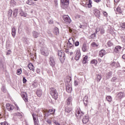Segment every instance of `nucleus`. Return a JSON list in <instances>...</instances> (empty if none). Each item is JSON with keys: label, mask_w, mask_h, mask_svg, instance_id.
<instances>
[{"label": "nucleus", "mask_w": 125, "mask_h": 125, "mask_svg": "<svg viewBox=\"0 0 125 125\" xmlns=\"http://www.w3.org/2000/svg\"><path fill=\"white\" fill-rule=\"evenodd\" d=\"M50 89V94L51 96L54 99L56 100V99L58 98V93L57 92V91L54 87H52Z\"/></svg>", "instance_id": "nucleus-1"}, {"label": "nucleus", "mask_w": 125, "mask_h": 125, "mask_svg": "<svg viewBox=\"0 0 125 125\" xmlns=\"http://www.w3.org/2000/svg\"><path fill=\"white\" fill-rule=\"evenodd\" d=\"M49 65L52 67H55V65H56V61H55V59L54 57L53 56H50L49 59Z\"/></svg>", "instance_id": "nucleus-2"}, {"label": "nucleus", "mask_w": 125, "mask_h": 125, "mask_svg": "<svg viewBox=\"0 0 125 125\" xmlns=\"http://www.w3.org/2000/svg\"><path fill=\"white\" fill-rule=\"evenodd\" d=\"M58 54L59 55V59L61 62H63L64 60H65V53L63 52V51H58Z\"/></svg>", "instance_id": "nucleus-3"}, {"label": "nucleus", "mask_w": 125, "mask_h": 125, "mask_svg": "<svg viewBox=\"0 0 125 125\" xmlns=\"http://www.w3.org/2000/svg\"><path fill=\"white\" fill-rule=\"evenodd\" d=\"M61 3L62 8L65 9V8H67L68 5H69V0H61Z\"/></svg>", "instance_id": "nucleus-4"}, {"label": "nucleus", "mask_w": 125, "mask_h": 125, "mask_svg": "<svg viewBox=\"0 0 125 125\" xmlns=\"http://www.w3.org/2000/svg\"><path fill=\"white\" fill-rule=\"evenodd\" d=\"M41 53L42 55L44 56H48L49 53L48 52V49L46 48V47H44L41 49Z\"/></svg>", "instance_id": "nucleus-5"}, {"label": "nucleus", "mask_w": 125, "mask_h": 125, "mask_svg": "<svg viewBox=\"0 0 125 125\" xmlns=\"http://www.w3.org/2000/svg\"><path fill=\"white\" fill-rule=\"evenodd\" d=\"M62 18L65 23H66V24H70V23L72 22L71 19H70L68 16L64 15L63 16Z\"/></svg>", "instance_id": "nucleus-6"}, {"label": "nucleus", "mask_w": 125, "mask_h": 125, "mask_svg": "<svg viewBox=\"0 0 125 125\" xmlns=\"http://www.w3.org/2000/svg\"><path fill=\"white\" fill-rule=\"evenodd\" d=\"M68 43L70 45H67L68 47L71 48V47H74V45L75 44V41H74V39L70 38L68 40Z\"/></svg>", "instance_id": "nucleus-7"}, {"label": "nucleus", "mask_w": 125, "mask_h": 125, "mask_svg": "<svg viewBox=\"0 0 125 125\" xmlns=\"http://www.w3.org/2000/svg\"><path fill=\"white\" fill-rule=\"evenodd\" d=\"M93 12L94 15L96 16V17H98V18H99V17H100V11H99V10L94 8L93 10Z\"/></svg>", "instance_id": "nucleus-8"}, {"label": "nucleus", "mask_w": 125, "mask_h": 125, "mask_svg": "<svg viewBox=\"0 0 125 125\" xmlns=\"http://www.w3.org/2000/svg\"><path fill=\"white\" fill-rule=\"evenodd\" d=\"M84 113L83 112H80L79 110L76 111V116L77 119H81L83 117Z\"/></svg>", "instance_id": "nucleus-9"}, {"label": "nucleus", "mask_w": 125, "mask_h": 125, "mask_svg": "<svg viewBox=\"0 0 125 125\" xmlns=\"http://www.w3.org/2000/svg\"><path fill=\"white\" fill-rule=\"evenodd\" d=\"M81 57V51L78 50L76 52V55H75V60H79L80 59V58Z\"/></svg>", "instance_id": "nucleus-10"}, {"label": "nucleus", "mask_w": 125, "mask_h": 125, "mask_svg": "<svg viewBox=\"0 0 125 125\" xmlns=\"http://www.w3.org/2000/svg\"><path fill=\"white\" fill-rule=\"evenodd\" d=\"M82 121L83 124H86L87 123H88V121H89V117H88V115H85L83 117Z\"/></svg>", "instance_id": "nucleus-11"}, {"label": "nucleus", "mask_w": 125, "mask_h": 125, "mask_svg": "<svg viewBox=\"0 0 125 125\" xmlns=\"http://www.w3.org/2000/svg\"><path fill=\"white\" fill-rule=\"evenodd\" d=\"M21 97L25 102H28V95H27V93H23L21 94Z\"/></svg>", "instance_id": "nucleus-12"}, {"label": "nucleus", "mask_w": 125, "mask_h": 125, "mask_svg": "<svg viewBox=\"0 0 125 125\" xmlns=\"http://www.w3.org/2000/svg\"><path fill=\"white\" fill-rule=\"evenodd\" d=\"M6 108L8 111H12L14 109V106L11 105V104H6Z\"/></svg>", "instance_id": "nucleus-13"}, {"label": "nucleus", "mask_w": 125, "mask_h": 125, "mask_svg": "<svg viewBox=\"0 0 125 125\" xmlns=\"http://www.w3.org/2000/svg\"><path fill=\"white\" fill-rule=\"evenodd\" d=\"M36 94L38 97H41L42 95V91L41 89H38L36 91Z\"/></svg>", "instance_id": "nucleus-14"}, {"label": "nucleus", "mask_w": 125, "mask_h": 125, "mask_svg": "<svg viewBox=\"0 0 125 125\" xmlns=\"http://www.w3.org/2000/svg\"><path fill=\"white\" fill-rule=\"evenodd\" d=\"M66 104L67 106L72 105V97H69L66 100Z\"/></svg>", "instance_id": "nucleus-15"}, {"label": "nucleus", "mask_w": 125, "mask_h": 125, "mask_svg": "<svg viewBox=\"0 0 125 125\" xmlns=\"http://www.w3.org/2000/svg\"><path fill=\"white\" fill-rule=\"evenodd\" d=\"M72 111V107L70 105H67L65 108V112L66 113H70Z\"/></svg>", "instance_id": "nucleus-16"}, {"label": "nucleus", "mask_w": 125, "mask_h": 125, "mask_svg": "<svg viewBox=\"0 0 125 125\" xmlns=\"http://www.w3.org/2000/svg\"><path fill=\"white\" fill-rule=\"evenodd\" d=\"M53 33L56 36H58L59 35V29L57 27H55L53 29Z\"/></svg>", "instance_id": "nucleus-17"}, {"label": "nucleus", "mask_w": 125, "mask_h": 125, "mask_svg": "<svg viewBox=\"0 0 125 125\" xmlns=\"http://www.w3.org/2000/svg\"><path fill=\"white\" fill-rule=\"evenodd\" d=\"M105 54H106V51H105V50L102 49L100 51L99 55L100 57H103Z\"/></svg>", "instance_id": "nucleus-18"}, {"label": "nucleus", "mask_w": 125, "mask_h": 125, "mask_svg": "<svg viewBox=\"0 0 125 125\" xmlns=\"http://www.w3.org/2000/svg\"><path fill=\"white\" fill-rule=\"evenodd\" d=\"M121 49H122L121 46H117L114 48V52L118 53V52L121 51Z\"/></svg>", "instance_id": "nucleus-19"}, {"label": "nucleus", "mask_w": 125, "mask_h": 125, "mask_svg": "<svg viewBox=\"0 0 125 125\" xmlns=\"http://www.w3.org/2000/svg\"><path fill=\"white\" fill-rule=\"evenodd\" d=\"M66 90L68 93H71L72 92V87L70 85H66Z\"/></svg>", "instance_id": "nucleus-20"}, {"label": "nucleus", "mask_w": 125, "mask_h": 125, "mask_svg": "<svg viewBox=\"0 0 125 125\" xmlns=\"http://www.w3.org/2000/svg\"><path fill=\"white\" fill-rule=\"evenodd\" d=\"M82 50L83 52H86V51H87V46H86V44H83L82 47Z\"/></svg>", "instance_id": "nucleus-21"}, {"label": "nucleus", "mask_w": 125, "mask_h": 125, "mask_svg": "<svg viewBox=\"0 0 125 125\" xmlns=\"http://www.w3.org/2000/svg\"><path fill=\"white\" fill-rule=\"evenodd\" d=\"M18 14V9H15L13 11V16L14 18H15L17 17V15Z\"/></svg>", "instance_id": "nucleus-22"}, {"label": "nucleus", "mask_w": 125, "mask_h": 125, "mask_svg": "<svg viewBox=\"0 0 125 125\" xmlns=\"http://www.w3.org/2000/svg\"><path fill=\"white\" fill-rule=\"evenodd\" d=\"M32 34H33V37L35 38H38V37H39V36L40 35V33L36 31H33L32 32Z\"/></svg>", "instance_id": "nucleus-23"}, {"label": "nucleus", "mask_w": 125, "mask_h": 125, "mask_svg": "<svg viewBox=\"0 0 125 125\" xmlns=\"http://www.w3.org/2000/svg\"><path fill=\"white\" fill-rule=\"evenodd\" d=\"M28 67L29 69H30L31 71H34L35 70V67H34V65H33V64L32 63H30L28 65Z\"/></svg>", "instance_id": "nucleus-24"}, {"label": "nucleus", "mask_w": 125, "mask_h": 125, "mask_svg": "<svg viewBox=\"0 0 125 125\" xmlns=\"http://www.w3.org/2000/svg\"><path fill=\"white\" fill-rule=\"evenodd\" d=\"M83 102L84 105H86L87 104V102H88V97L87 96H85L84 98Z\"/></svg>", "instance_id": "nucleus-25"}, {"label": "nucleus", "mask_w": 125, "mask_h": 125, "mask_svg": "<svg viewBox=\"0 0 125 125\" xmlns=\"http://www.w3.org/2000/svg\"><path fill=\"white\" fill-rule=\"evenodd\" d=\"M105 77H106V79H110V78H111V77H112V72H107L105 74Z\"/></svg>", "instance_id": "nucleus-26"}, {"label": "nucleus", "mask_w": 125, "mask_h": 125, "mask_svg": "<svg viewBox=\"0 0 125 125\" xmlns=\"http://www.w3.org/2000/svg\"><path fill=\"white\" fill-rule=\"evenodd\" d=\"M124 93H123L122 92H121L117 94V97L119 98V99H122V98L124 97Z\"/></svg>", "instance_id": "nucleus-27"}, {"label": "nucleus", "mask_w": 125, "mask_h": 125, "mask_svg": "<svg viewBox=\"0 0 125 125\" xmlns=\"http://www.w3.org/2000/svg\"><path fill=\"white\" fill-rule=\"evenodd\" d=\"M12 13H13V11L11 9H9L8 11V18H10L11 16H12Z\"/></svg>", "instance_id": "nucleus-28"}, {"label": "nucleus", "mask_w": 125, "mask_h": 125, "mask_svg": "<svg viewBox=\"0 0 125 125\" xmlns=\"http://www.w3.org/2000/svg\"><path fill=\"white\" fill-rule=\"evenodd\" d=\"M32 116H33V121H39V119L38 118V116L37 115L33 114Z\"/></svg>", "instance_id": "nucleus-29"}, {"label": "nucleus", "mask_w": 125, "mask_h": 125, "mask_svg": "<svg viewBox=\"0 0 125 125\" xmlns=\"http://www.w3.org/2000/svg\"><path fill=\"white\" fill-rule=\"evenodd\" d=\"M20 15H21V16H22L23 17H27V14L24 13L23 11H21V12H20Z\"/></svg>", "instance_id": "nucleus-30"}, {"label": "nucleus", "mask_w": 125, "mask_h": 125, "mask_svg": "<svg viewBox=\"0 0 125 125\" xmlns=\"http://www.w3.org/2000/svg\"><path fill=\"white\" fill-rule=\"evenodd\" d=\"M106 99L108 102H111L112 101V97H111L110 96H107L106 97Z\"/></svg>", "instance_id": "nucleus-31"}, {"label": "nucleus", "mask_w": 125, "mask_h": 125, "mask_svg": "<svg viewBox=\"0 0 125 125\" xmlns=\"http://www.w3.org/2000/svg\"><path fill=\"white\" fill-rule=\"evenodd\" d=\"M16 116L19 117V118H20V119H21V118H22L23 117V115H22V114L20 113V112H17L16 113Z\"/></svg>", "instance_id": "nucleus-32"}, {"label": "nucleus", "mask_w": 125, "mask_h": 125, "mask_svg": "<svg viewBox=\"0 0 125 125\" xmlns=\"http://www.w3.org/2000/svg\"><path fill=\"white\" fill-rule=\"evenodd\" d=\"M87 60V56H85L83 59V64H85L86 63Z\"/></svg>", "instance_id": "nucleus-33"}, {"label": "nucleus", "mask_w": 125, "mask_h": 125, "mask_svg": "<svg viewBox=\"0 0 125 125\" xmlns=\"http://www.w3.org/2000/svg\"><path fill=\"white\" fill-rule=\"evenodd\" d=\"M48 113H50L51 115H52V114H54L55 113V109H49L48 111Z\"/></svg>", "instance_id": "nucleus-34"}, {"label": "nucleus", "mask_w": 125, "mask_h": 125, "mask_svg": "<svg viewBox=\"0 0 125 125\" xmlns=\"http://www.w3.org/2000/svg\"><path fill=\"white\" fill-rule=\"evenodd\" d=\"M91 64H94V65H96L97 64V60H93L91 61Z\"/></svg>", "instance_id": "nucleus-35"}, {"label": "nucleus", "mask_w": 125, "mask_h": 125, "mask_svg": "<svg viewBox=\"0 0 125 125\" xmlns=\"http://www.w3.org/2000/svg\"><path fill=\"white\" fill-rule=\"evenodd\" d=\"M97 82H100L101 79H102V77H101V75H97Z\"/></svg>", "instance_id": "nucleus-36"}, {"label": "nucleus", "mask_w": 125, "mask_h": 125, "mask_svg": "<svg viewBox=\"0 0 125 125\" xmlns=\"http://www.w3.org/2000/svg\"><path fill=\"white\" fill-rule=\"evenodd\" d=\"M116 10L117 12H119V13H122V10H121V8L120 7H118Z\"/></svg>", "instance_id": "nucleus-37"}, {"label": "nucleus", "mask_w": 125, "mask_h": 125, "mask_svg": "<svg viewBox=\"0 0 125 125\" xmlns=\"http://www.w3.org/2000/svg\"><path fill=\"white\" fill-rule=\"evenodd\" d=\"M22 73V70L18 69L17 71V75H20Z\"/></svg>", "instance_id": "nucleus-38"}, {"label": "nucleus", "mask_w": 125, "mask_h": 125, "mask_svg": "<svg viewBox=\"0 0 125 125\" xmlns=\"http://www.w3.org/2000/svg\"><path fill=\"white\" fill-rule=\"evenodd\" d=\"M107 45H108V46H113V42H112L111 41H108L107 42Z\"/></svg>", "instance_id": "nucleus-39"}, {"label": "nucleus", "mask_w": 125, "mask_h": 125, "mask_svg": "<svg viewBox=\"0 0 125 125\" xmlns=\"http://www.w3.org/2000/svg\"><path fill=\"white\" fill-rule=\"evenodd\" d=\"M91 45L92 46H93V47L96 46L97 47L98 46V45H97L96 44V43H95V42H93L91 43Z\"/></svg>", "instance_id": "nucleus-40"}, {"label": "nucleus", "mask_w": 125, "mask_h": 125, "mask_svg": "<svg viewBox=\"0 0 125 125\" xmlns=\"http://www.w3.org/2000/svg\"><path fill=\"white\" fill-rule=\"evenodd\" d=\"M117 79L116 77H113L111 79V82H112V83H115V82H116V81H117Z\"/></svg>", "instance_id": "nucleus-41"}, {"label": "nucleus", "mask_w": 125, "mask_h": 125, "mask_svg": "<svg viewBox=\"0 0 125 125\" xmlns=\"http://www.w3.org/2000/svg\"><path fill=\"white\" fill-rule=\"evenodd\" d=\"M26 3L27 4H29V5H32V0H28L26 1Z\"/></svg>", "instance_id": "nucleus-42"}, {"label": "nucleus", "mask_w": 125, "mask_h": 125, "mask_svg": "<svg viewBox=\"0 0 125 125\" xmlns=\"http://www.w3.org/2000/svg\"><path fill=\"white\" fill-rule=\"evenodd\" d=\"M74 43L75 46H79V45H80V42H79V41H76Z\"/></svg>", "instance_id": "nucleus-43"}, {"label": "nucleus", "mask_w": 125, "mask_h": 125, "mask_svg": "<svg viewBox=\"0 0 125 125\" xmlns=\"http://www.w3.org/2000/svg\"><path fill=\"white\" fill-rule=\"evenodd\" d=\"M34 125H39V120L34 121Z\"/></svg>", "instance_id": "nucleus-44"}, {"label": "nucleus", "mask_w": 125, "mask_h": 125, "mask_svg": "<svg viewBox=\"0 0 125 125\" xmlns=\"http://www.w3.org/2000/svg\"><path fill=\"white\" fill-rule=\"evenodd\" d=\"M23 83H27V80L26 79V78H25V77H23Z\"/></svg>", "instance_id": "nucleus-45"}, {"label": "nucleus", "mask_w": 125, "mask_h": 125, "mask_svg": "<svg viewBox=\"0 0 125 125\" xmlns=\"http://www.w3.org/2000/svg\"><path fill=\"white\" fill-rule=\"evenodd\" d=\"M12 33H16V29L15 27H13L12 29Z\"/></svg>", "instance_id": "nucleus-46"}, {"label": "nucleus", "mask_w": 125, "mask_h": 125, "mask_svg": "<svg viewBox=\"0 0 125 125\" xmlns=\"http://www.w3.org/2000/svg\"><path fill=\"white\" fill-rule=\"evenodd\" d=\"M99 31H100V28L99 27H97L96 28V34H97V33H98V32H99Z\"/></svg>", "instance_id": "nucleus-47"}, {"label": "nucleus", "mask_w": 125, "mask_h": 125, "mask_svg": "<svg viewBox=\"0 0 125 125\" xmlns=\"http://www.w3.org/2000/svg\"><path fill=\"white\" fill-rule=\"evenodd\" d=\"M46 122L47 123H48V124H49V125H51V121L50 120H49V119H47L46 120Z\"/></svg>", "instance_id": "nucleus-48"}, {"label": "nucleus", "mask_w": 125, "mask_h": 125, "mask_svg": "<svg viewBox=\"0 0 125 125\" xmlns=\"http://www.w3.org/2000/svg\"><path fill=\"white\" fill-rule=\"evenodd\" d=\"M101 34H102V35H103V34H104V33H105V30H104V29H102L101 30Z\"/></svg>", "instance_id": "nucleus-49"}, {"label": "nucleus", "mask_w": 125, "mask_h": 125, "mask_svg": "<svg viewBox=\"0 0 125 125\" xmlns=\"http://www.w3.org/2000/svg\"><path fill=\"white\" fill-rule=\"evenodd\" d=\"M103 14L105 17H107L108 16V14L106 12H103Z\"/></svg>", "instance_id": "nucleus-50"}, {"label": "nucleus", "mask_w": 125, "mask_h": 125, "mask_svg": "<svg viewBox=\"0 0 125 125\" xmlns=\"http://www.w3.org/2000/svg\"><path fill=\"white\" fill-rule=\"evenodd\" d=\"M92 4L91 3H89V2H88V7L89 8H90L92 7V5H91Z\"/></svg>", "instance_id": "nucleus-51"}, {"label": "nucleus", "mask_w": 125, "mask_h": 125, "mask_svg": "<svg viewBox=\"0 0 125 125\" xmlns=\"http://www.w3.org/2000/svg\"><path fill=\"white\" fill-rule=\"evenodd\" d=\"M116 62H113L111 64V66H114V67H116Z\"/></svg>", "instance_id": "nucleus-52"}, {"label": "nucleus", "mask_w": 125, "mask_h": 125, "mask_svg": "<svg viewBox=\"0 0 125 125\" xmlns=\"http://www.w3.org/2000/svg\"><path fill=\"white\" fill-rule=\"evenodd\" d=\"M79 84V82L77 81H74V85H78Z\"/></svg>", "instance_id": "nucleus-53"}, {"label": "nucleus", "mask_w": 125, "mask_h": 125, "mask_svg": "<svg viewBox=\"0 0 125 125\" xmlns=\"http://www.w3.org/2000/svg\"><path fill=\"white\" fill-rule=\"evenodd\" d=\"M16 35V32H12V35L13 38H15V36Z\"/></svg>", "instance_id": "nucleus-54"}, {"label": "nucleus", "mask_w": 125, "mask_h": 125, "mask_svg": "<svg viewBox=\"0 0 125 125\" xmlns=\"http://www.w3.org/2000/svg\"><path fill=\"white\" fill-rule=\"evenodd\" d=\"M10 52H11V50H8V52L6 53V55H10Z\"/></svg>", "instance_id": "nucleus-55"}, {"label": "nucleus", "mask_w": 125, "mask_h": 125, "mask_svg": "<svg viewBox=\"0 0 125 125\" xmlns=\"http://www.w3.org/2000/svg\"><path fill=\"white\" fill-rule=\"evenodd\" d=\"M49 24H53V21L52 20H50L48 21Z\"/></svg>", "instance_id": "nucleus-56"}, {"label": "nucleus", "mask_w": 125, "mask_h": 125, "mask_svg": "<svg viewBox=\"0 0 125 125\" xmlns=\"http://www.w3.org/2000/svg\"><path fill=\"white\" fill-rule=\"evenodd\" d=\"M79 27H80L81 29H84V25H80L79 26Z\"/></svg>", "instance_id": "nucleus-57"}, {"label": "nucleus", "mask_w": 125, "mask_h": 125, "mask_svg": "<svg viewBox=\"0 0 125 125\" xmlns=\"http://www.w3.org/2000/svg\"><path fill=\"white\" fill-rule=\"evenodd\" d=\"M65 52H66V53H67L68 54H69V53H70V52L69 51V50H68V49H66V50L65 51Z\"/></svg>", "instance_id": "nucleus-58"}, {"label": "nucleus", "mask_w": 125, "mask_h": 125, "mask_svg": "<svg viewBox=\"0 0 125 125\" xmlns=\"http://www.w3.org/2000/svg\"><path fill=\"white\" fill-rule=\"evenodd\" d=\"M0 124L1 125H8V124H7V123H1Z\"/></svg>", "instance_id": "nucleus-59"}, {"label": "nucleus", "mask_w": 125, "mask_h": 125, "mask_svg": "<svg viewBox=\"0 0 125 125\" xmlns=\"http://www.w3.org/2000/svg\"><path fill=\"white\" fill-rule=\"evenodd\" d=\"M91 36V37H92V36H94V37H96V33H94V34H92Z\"/></svg>", "instance_id": "nucleus-60"}, {"label": "nucleus", "mask_w": 125, "mask_h": 125, "mask_svg": "<svg viewBox=\"0 0 125 125\" xmlns=\"http://www.w3.org/2000/svg\"><path fill=\"white\" fill-rule=\"evenodd\" d=\"M122 58H123V59H125V54H124V55H123L122 56Z\"/></svg>", "instance_id": "nucleus-61"}, {"label": "nucleus", "mask_w": 125, "mask_h": 125, "mask_svg": "<svg viewBox=\"0 0 125 125\" xmlns=\"http://www.w3.org/2000/svg\"><path fill=\"white\" fill-rule=\"evenodd\" d=\"M117 67H120V63H119V62H117Z\"/></svg>", "instance_id": "nucleus-62"}, {"label": "nucleus", "mask_w": 125, "mask_h": 125, "mask_svg": "<svg viewBox=\"0 0 125 125\" xmlns=\"http://www.w3.org/2000/svg\"><path fill=\"white\" fill-rule=\"evenodd\" d=\"M88 2L90 3L91 4H92V1H91V0H89Z\"/></svg>", "instance_id": "nucleus-63"}, {"label": "nucleus", "mask_w": 125, "mask_h": 125, "mask_svg": "<svg viewBox=\"0 0 125 125\" xmlns=\"http://www.w3.org/2000/svg\"><path fill=\"white\" fill-rule=\"evenodd\" d=\"M98 61H99V62H101V61H102V60L101 59H99Z\"/></svg>", "instance_id": "nucleus-64"}]
</instances>
